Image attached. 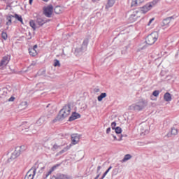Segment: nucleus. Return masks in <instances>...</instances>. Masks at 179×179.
<instances>
[{"label": "nucleus", "mask_w": 179, "mask_h": 179, "mask_svg": "<svg viewBox=\"0 0 179 179\" xmlns=\"http://www.w3.org/2000/svg\"><path fill=\"white\" fill-rule=\"evenodd\" d=\"M71 108L69 105L64 106L63 108L59 110V113L57 115V120L62 121L69 117L71 114Z\"/></svg>", "instance_id": "nucleus-1"}, {"label": "nucleus", "mask_w": 179, "mask_h": 179, "mask_svg": "<svg viewBox=\"0 0 179 179\" xmlns=\"http://www.w3.org/2000/svg\"><path fill=\"white\" fill-rule=\"evenodd\" d=\"M27 147L21 145L20 148H16L10 157L8 159V162H11L13 160L17 159L21 155V152L27 150Z\"/></svg>", "instance_id": "nucleus-2"}, {"label": "nucleus", "mask_w": 179, "mask_h": 179, "mask_svg": "<svg viewBox=\"0 0 179 179\" xmlns=\"http://www.w3.org/2000/svg\"><path fill=\"white\" fill-rule=\"evenodd\" d=\"M158 38L159 33L157 31H153L147 36L145 43L149 45H152L157 41Z\"/></svg>", "instance_id": "nucleus-3"}, {"label": "nucleus", "mask_w": 179, "mask_h": 179, "mask_svg": "<svg viewBox=\"0 0 179 179\" xmlns=\"http://www.w3.org/2000/svg\"><path fill=\"white\" fill-rule=\"evenodd\" d=\"M43 10V15L46 17L50 18L52 16V14L54 13V6H52V4H49L48 6H44Z\"/></svg>", "instance_id": "nucleus-4"}, {"label": "nucleus", "mask_w": 179, "mask_h": 179, "mask_svg": "<svg viewBox=\"0 0 179 179\" xmlns=\"http://www.w3.org/2000/svg\"><path fill=\"white\" fill-rule=\"evenodd\" d=\"M11 59V57L10 55H6L3 57L0 61V70H3L6 69L8 63L10 62Z\"/></svg>", "instance_id": "nucleus-5"}, {"label": "nucleus", "mask_w": 179, "mask_h": 179, "mask_svg": "<svg viewBox=\"0 0 179 179\" xmlns=\"http://www.w3.org/2000/svg\"><path fill=\"white\" fill-rule=\"evenodd\" d=\"M141 12L138 10H135L133 13L130 15L129 20L130 22H136L138 18L141 17Z\"/></svg>", "instance_id": "nucleus-6"}, {"label": "nucleus", "mask_w": 179, "mask_h": 179, "mask_svg": "<svg viewBox=\"0 0 179 179\" xmlns=\"http://www.w3.org/2000/svg\"><path fill=\"white\" fill-rule=\"evenodd\" d=\"M147 106V102L145 100H141L138 102V105H132L131 107L132 110H136L137 111H141L144 107Z\"/></svg>", "instance_id": "nucleus-7"}, {"label": "nucleus", "mask_w": 179, "mask_h": 179, "mask_svg": "<svg viewBox=\"0 0 179 179\" xmlns=\"http://www.w3.org/2000/svg\"><path fill=\"white\" fill-rule=\"evenodd\" d=\"M36 174V166H32L29 171H28L24 179H34V176Z\"/></svg>", "instance_id": "nucleus-8"}, {"label": "nucleus", "mask_w": 179, "mask_h": 179, "mask_svg": "<svg viewBox=\"0 0 179 179\" xmlns=\"http://www.w3.org/2000/svg\"><path fill=\"white\" fill-rule=\"evenodd\" d=\"M59 166H60L59 164H57L54 165L52 168H51L48 172H46L45 173L43 174V178L45 179V178H48V176H50V175H51V173H52V172H54L55 170H57V169H58V167Z\"/></svg>", "instance_id": "nucleus-9"}, {"label": "nucleus", "mask_w": 179, "mask_h": 179, "mask_svg": "<svg viewBox=\"0 0 179 179\" xmlns=\"http://www.w3.org/2000/svg\"><path fill=\"white\" fill-rule=\"evenodd\" d=\"M152 8V5L151 3H147L141 8V13L143 14H146Z\"/></svg>", "instance_id": "nucleus-10"}, {"label": "nucleus", "mask_w": 179, "mask_h": 179, "mask_svg": "<svg viewBox=\"0 0 179 179\" xmlns=\"http://www.w3.org/2000/svg\"><path fill=\"white\" fill-rule=\"evenodd\" d=\"M13 18H14L13 15L8 14V15H6V18H5L6 25L8 27L11 26L13 24Z\"/></svg>", "instance_id": "nucleus-11"}, {"label": "nucleus", "mask_w": 179, "mask_h": 179, "mask_svg": "<svg viewBox=\"0 0 179 179\" xmlns=\"http://www.w3.org/2000/svg\"><path fill=\"white\" fill-rule=\"evenodd\" d=\"M38 48V45H34L33 48H29V53L31 57H36L38 55L36 49Z\"/></svg>", "instance_id": "nucleus-12"}, {"label": "nucleus", "mask_w": 179, "mask_h": 179, "mask_svg": "<svg viewBox=\"0 0 179 179\" xmlns=\"http://www.w3.org/2000/svg\"><path fill=\"white\" fill-rule=\"evenodd\" d=\"M50 179H71L69 175H64V173H59L57 176L54 175Z\"/></svg>", "instance_id": "nucleus-13"}, {"label": "nucleus", "mask_w": 179, "mask_h": 179, "mask_svg": "<svg viewBox=\"0 0 179 179\" xmlns=\"http://www.w3.org/2000/svg\"><path fill=\"white\" fill-rule=\"evenodd\" d=\"M71 141L73 145H76L80 141V136L77 134H73L71 135Z\"/></svg>", "instance_id": "nucleus-14"}, {"label": "nucleus", "mask_w": 179, "mask_h": 179, "mask_svg": "<svg viewBox=\"0 0 179 179\" xmlns=\"http://www.w3.org/2000/svg\"><path fill=\"white\" fill-rule=\"evenodd\" d=\"M80 118V115L74 112L72 115L69 117V122H73L76 120Z\"/></svg>", "instance_id": "nucleus-15"}, {"label": "nucleus", "mask_w": 179, "mask_h": 179, "mask_svg": "<svg viewBox=\"0 0 179 179\" xmlns=\"http://www.w3.org/2000/svg\"><path fill=\"white\" fill-rule=\"evenodd\" d=\"M172 17H167L164 19L162 22V27H168L171 23Z\"/></svg>", "instance_id": "nucleus-16"}, {"label": "nucleus", "mask_w": 179, "mask_h": 179, "mask_svg": "<svg viewBox=\"0 0 179 179\" xmlns=\"http://www.w3.org/2000/svg\"><path fill=\"white\" fill-rule=\"evenodd\" d=\"M144 2V0H134L131 3V7H136Z\"/></svg>", "instance_id": "nucleus-17"}, {"label": "nucleus", "mask_w": 179, "mask_h": 179, "mask_svg": "<svg viewBox=\"0 0 179 179\" xmlns=\"http://www.w3.org/2000/svg\"><path fill=\"white\" fill-rule=\"evenodd\" d=\"M53 10L55 11V13L59 15L63 13L64 9L62 7L57 6L53 9Z\"/></svg>", "instance_id": "nucleus-18"}, {"label": "nucleus", "mask_w": 179, "mask_h": 179, "mask_svg": "<svg viewBox=\"0 0 179 179\" xmlns=\"http://www.w3.org/2000/svg\"><path fill=\"white\" fill-rule=\"evenodd\" d=\"M116 0H108V3L106 4V8L108 9L110 8H112L115 3Z\"/></svg>", "instance_id": "nucleus-19"}, {"label": "nucleus", "mask_w": 179, "mask_h": 179, "mask_svg": "<svg viewBox=\"0 0 179 179\" xmlns=\"http://www.w3.org/2000/svg\"><path fill=\"white\" fill-rule=\"evenodd\" d=\"M164 99L166 101H171L172 100V96L169 92H166L164 95Z\"/></svg>", "instance_id": "nucleus-20"}, {"label": "nucleus", "mask_w": 179, "mask_h": 179, "mask_svg": "<svg viewBox=\"0 0 179 179\" xmlns=\"http://www.w3.org/2000/svg\"><path fill=\"white\" fill-rule=\"evenodd\" d=\"M13 18H15L17 21L23 24V18L21 15H19L18 14L15 13L13 15Z\"/></svg>", "instance_id": "nucleus-21"}, {"label": "nucleus", "mask_w": 179, "mask_h": 179, "mask_svg": "<svg viewBox=\"0 0 179 179\" xmlns=\"http://www.w3.org/2000/svg\"><path fill=\"white\" fill-rule=\"evenodd\" d=\"M28 107V103L27 101H22L20 104V108H22V110L27 108Z\"/></svg>", "instance_id": "nucleus-22"}, {"label": "nucleus", "mask_w": 179, "mask_h": 179, "mask_svg": "<svg viewBox=\"0 0 179 179\" xmlns=\"http://www.w3.org/2000/svg\"><path fill=\"white\" fill-rule=\"evenodd\" d=\"M29 25L30 27L34 29V30H36V22L34 20H31L29 21Z\"/></svg>", "instance_id": "nucleus-23"}, {"label": "nucleus", "mask_w": 179, "mask_h": 179, "mask_svg": "<svg viewBox=\"0 0 179 179\" xmlns=\"http://www.w3.org/2000/svg\"><path fill=\"white\" fill-rule=\"evenodd\" d=\"M36 22L40 26H43L45 23V20L41 17L37 18Z\"/></svg>", "instance_id": "nucleus-24"}, {"label": "nucleus", "mask_w": 179, "mask_h": 179, "mask_svg": "<svg viewBox=\"0 0 179 179\" xmlns=\"http://www.w3.org/2000/svg\"><path fill=\"white\" fill-rule=\"evenodd\" d=\"M131 159V155L130 154H127L124 155V158L122 159V162H125L128 160Z\"/></svg>", "instance_id": "nucleus-25"}, {"label": "nucleus", "mask_w": 179, "mask_h": 179, "mask_svg": "<svg viewBox=\"0 0 179 179\" xmlns=\"http://www.w3.org/2000/svg\"><path fill=\"white\" fill-rule=\"evenodd\" d=\"M1 38L4 41H6L8 39V34L6 31L1 32Z\"/></svg>", "instance_id": "nucleus-26"}, {"label": "nucleus", "mask_w": 179, "mask_h": 179, "mask_svg": "<svg viewBox=\"0 0 179 179\" xmlns=\"http://www.w3.org/2000/svg\"><path fill=\"white\" fill-rule=\"evenodd\" d=\"M45 122V117H41L39 120L37 121V124H43Z\"/></svg>", "instance_id": "nucleus-27"}, {"label": "nucleus", "mask_w": 179, "mask_h": 179, "mask_svg": "<svg viewBox=\"0 0 179 179\" xmlns=\"http://www.w3.org/2000/svg\"><path fill=\"white\" fill-rule=\"evenodd\" d=\"M106 96H107V94H106V93H102L100 96H98V100H99V101H101L102 99H103V98L106 97Z\"/></svg>", "instance_id": "nucleus-28"}, {"label": "nucleus", "mask_w": 179, "mask_h": 179, "mask_svg": "<svg viewBox=\"0 0 179 179\" xmlns=\"http://www.w3.org/2000/svg\"><path fill=\"white\" fill-rule=\"evenodd\" d=\"M7 95V92H6V90L2 89L0 90V96L2 97L3 96H6Z\"/></svg>", "instance_id": "nucleus-29"}, {"label": "nucleus", "mask_w": 179, "mask_h": 179, "mask_svg": "<svg viewBox=\"0 0 179 179\" xmlns=\"http://www.w3.org/2000/svg\"><path fill=\"white\" fill-rule=\"evenodd\" d=\"M115 132H116L117 134H120L122 133V129L120 127H117L115 128Z\"/></svg>", "instance_id": "nucleus-30"}, {"label": "nucleus", "mask_w": 179, "mask_h": 179, "mask_svg": "<svg viewBox=\"0 0 179 179\" xmlns=\"http://www.w3.org/2000/svg\"><path fill=\"white\" fill-rule=\"evenodd\" d=\"M61 64L59 63V62L58 61V59H55L54 61V66L55 67H57V66H59L60 67Z\"/></svg>", "instance_id": "nucleus-31"}, {"label": "nucleus", "mask_w": 179, "mask_h": 179, "mask_svg": "<svg viewBox=\"0 0 179 179\" xmlns=\"http://www.w3.org/2000/svg\"><path fill=\"white\" fill-rule=\"evenodd\" d=\"M111 169H112V166H109V168H108L107 171L105 172V173H103L101 179H103L106 176V175L110 171V170H111Z\"/></svg>", "instance_id": "nucleus-32"}, {"label": "nucleus", "mask_w": 179, "mask_h": 179, "mask_svg": "<svg viewBox=\"0 0 179 179\" xmlns=\"http://www.w3.org/2000/svg\"><path fill=\"white\" fill-rule=\"evenodd\" d=\"M160 94V92L159 90H155L153 92H152V95L157 97Z\"/></svg>", "instance_id": "nucleus-33"}, {"label": "nucleus", "mask_w": 179, "mask_h": 179, "mask_svg": "<svg viewBox=\"0 0 179 179\" xmlns=\"http://www.w3.org/2000/svg\"><path fill=\"white\" fill-rule=\"evenodd\" d=\"M177 134H178V131L177 130V129L173 128L171 129V134L172 135H177Z\"/></svg>", "instance_id": "nucleus-34"}, {"label": "nucleus", "mask_w": 179, "mask_h": 179, "mask_svg": "<svg viewBox=\"0 0 179 179\" xmlns=\"http://www.w3.org/2000/svg\"><path fill=\"white\" fill-rule=\"evenodd\" d=\"M111 126H112V129L115 130V127L117 126L116 122H112Z\"/></svg>", "instance_id": "nucleus-35"}, {"label": "nucleus", "mask_w": 179, "mask_h": 179, "mask_svg": "<svg viewBox=\"0 0 179 179\" xmlns=\"http://www.w3.org/2000/svg\"><path fill=\"white\" fill-rule=\"evenodd\" d=\"M155 21V18H151L148 24V26H150L152 22Z\"/></svg>", "instance_id": "nucleus-36"}, {"label": "nucleus", "mask_w": 179, "mask_h": 179, "mask_svg": "<svg viewBox=\"0 0 179 179\" xmlns=\"http://www.w3.org/2000/svg\"><path fill=\"white\" fill-rule=\"evenodd\" d=\"M58 148H59L58 145L55 144V145H53L52 150H55L58 149Z\"/></svg>", "instance_id": "nucleus-37"}, {"label": "nucleus", "mask_w": 179, "mask_h": 179, "mask_svg": "<svg viewBox=\"0 0 179 179\" xmlns=\"http://www.w3.org/2000/svg\"><path fill=\"white\" fill-rule=\"evenodd\" d=\"M15 99V97L14 96H10L9 99H8V101H14Z\"/></svg>", "instance_id": "nucleus-38"}, {"label": "nucleus", "mask_w": 179, "mask_h": 179, "mask_svg": "<svg viewBox=\"0 0 179 179\" xmlns=\"http://www.w3.org/2000/svg\"><path fill=\"white\" fill-rule=\"evenodd\" d=\"M110 131H111V129H110V127H108V128L107 129V130H106L107 134H109L110 133Z\"/></svg>", "instance_id": "nucleus-39"}, {"label": "nucleus", "mask_w": 179, "mask_h": 179, "mask_svg": "<svg viewBox=\"0 0 179 179\" xmlns=\"http://www.w3.org/2000/svg\"><path fill=\"white\" fill-rule=\"evenodd\" d=\"M33 1H34V0H29V5H32L33 4Z\"/></svg>", "instance_id": "nucleus-40"}, {"label": "nucleus", "mask_w": 179, "mask_h": 179, "mask_svg": "<svg viewBox=\"0 0 179 179\" xmlns=\"http://www.w3.org/2000/svg\"><path fill=\"white\" fill-rule=\"evenodd\" d=\"M101 166H98V168H97V173L99 172V171L101 170Z\"/></svg>", "instance_id": "nucleus-41"}, {"label": "nucleus", "mask_w": 179, "mask_h": 179, "mask_svg": "<svg viewBox=\"0 0 179 179\" xmlns=\"http://www.w3.org/2000/svg\"><path fill=\"white\" fill-rule=\"evenodd\" d=\"M99 177H100V173H99V174L97 175V176H96V178H95L94 179H98Z\"/></svg>", "instance_id": "nucleus-42"}, {"label": "nucleus", "mask_w": 179, "mask_h": 179, "mask_svg": "<svg viewBox=\"0 0 179 179\" xmlns=\"http://www.w3.org/2000/svg\"><path fill=\"white\" fill-rule=\"evenodd\" d=\"M113 138H115V141H117V137L115 136H113Z\"/></svg>", "instance_id": "nucleus-43"}, {"label": "nucleus", "mask_w": 179, "mask_h": 179, "mask_svg": "<svg viewBox=\"0 0 179 179\" xmlns=\"http://www.w3.org/2000/svg\"><path fill=\"white\" fill-rule=\"evenodd\" d=\"M44 2H48V0H43Z\"/></svg>", "instance_id": "nucleus-44"}, {"label": "nucleus", "mask_w": 179, "mask_h": 179, "mask_svg": "<svg viewBox=\"0 0 179 179\" xmlns=\"http://www.w3.org/2000/svg\"><path fill=\"white\" fill-rule=\"evenodd\" d=\"M96 92H99V89H97V90H96Z\"/></svg>", "instance_id": "nucleus-45"}]
</instances>
